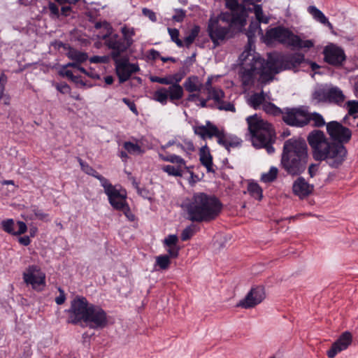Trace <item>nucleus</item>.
Instances as JSON below:
<instances>
[{"mask_svg":"<svg viewBox=\"0 0 358 358\" xmlns=\"http://www.w3.org/2000/svg\"><path fill=\"white\" fill-rule=\"evenodd\" d=\"M120 210L123 211L124 215L127 217V218L131 221L133 222L136 219V216L134 214L131 212L129 205L127 203H124V207L120 208Z\"/></svg>","mask_w":358,"mask_h":358,"instance_id":"5fc2aeb1","label":"nucleus"},{"mask_svg":"<svg viewBox=\"0 0 358 358\" xmlns=\"http://www.w3.org/2000/svg\"><path fill=\"white\" fill-rule=\"evenodd\" d=\"M324 61L334 66H340L346 59L343 50L336 45H327L323 50Z\"/></svg>","mask_w":358,"mask_h":358,"instance_id":"f3484780","label":"nucleus"},{"mask_svg":"<svg viewBox=\"0 0 358 358\" xmlns=\"http://www.w3.org/2000/svg\"><path fill=\"white\" fill-rule=\"evenodd\" d=\"M183 85L185 89L189 93L200 92L203 87L202 82L196 76L188 77Z\"/></svg>","mask_w":358,"mask_h":358,"instance_id":"bb28decb","label":"nucleus"},{"mask_svg":"<svg viewBox=\"0 0 358 358\" xmlns=\"http://www.w3.org/2000/svg\"><path fill=\"white\" fill-rule=\"evenodd\" d=\"M257 33L259 34H263L260 27V22L257 21H252L246 32L249 45H250V43L253 41V39L255 37Z\"/></svg>","mask_w":358,"mask_h":358,"instance_id":"7c9ffc66","label":"nucleus"},{"mask_svg":"<svg viewBox=\"0 0 358 358\" xmlns=\"http://www.w3.org/2000/svg\"><path fill=\"white\" fill-rule=\"evenodd\" d=\"M122 101L129 107L134 114L136 115H138V111L134 101H131L128 98H123Z\"/></svg>","mask_w":358,"mask_h":358,"instance_id":"6e6d98bb","label":"nucleus"},{"mask_svg":"<svg viewBox=\"0 0 358 358\" xmlns=\"http://www.w3.org/2000/svg\"><path fill=\"white\" fill-rule=\"evenodd\" d=\"M101 186L103 187L104 192L107 195L109 203L115 210H120L127 203V194L125 190H120L113 185L107 179Z\"/></svg>","mask_w":358,"mask_h":358,"instance_id":"4468645a","label":"nucleus"},{"mask_svg":"<svg viewBox=\"0 0 358 358\" xmlns=\"http://www.w3.org/2000/svg\"><path fill=\"white\" fill-rule=\"evenodd\" d=\"M224 97L225 94L220 87H216L208 93V99L213 100L219 110L234 113L236 111L234 105L231 102L224 101Z\"/></svg>","mask_w":358,"mask_h":358,"instance_id":"6ab92c4d","label":"nucleus"},{"mask_svg":"<svg viewBox=\"0 0 358 358\" xmlns=\"http://www.w3.org/2000/svg\"><path fill=\"white\" fill-rule=\"evenodd\" d=\"M183 96V89L180 85H172L168 88L159 87L152 95V99L162 105H166L168 99L171 101L180 100Z\"/></svg>","mask_w":358,"mask_h":358,"instance_id":"ddd939ff","label":"nucleus"},{"mask_svg":"<svg viewBox=\"0 0 358 358\" xmlns=\"http://www.w3.org/2000/svg\"><path fill=\"white\" fill-rule=\"evenodd\" d=\"M241 70L239 76L243 86L254 85L256 77L262 85L273 80L276 74L299 66L305 60L304 55L292 53L288 55H269L266 60L247 48L239 56Z\"/></svg>","mask_w":358,"mask_h":358,"instance_id":"f257e3e1","label":"nucleus"},{"mask_svg":"<svg viewBox=\"0 0 358 358\" xmlns=\"http://www.w3.org/2000/svg\"><path fill=\"white\" fill-rule=\"evenodd\" d=\"M230 16V20L228 21L229 24H230L231 28H232L234 25H239L241 27H243L245 24L246 19L245 11L242 10L241 13L235 14L231 13L226 12Z\"/></svg>","mask_w":358,"mask_h":358,"instance_id":"2f4dec72","label":"nucleus"},{"mask_svg":"<svg viewBox=\"0 0 358 358\" xmlns=\"http://www.w3.org/2000/svg\"><path fill=\"white\" fill-rule=\"evenodd\" d=\"M91 304L85 297L76 296L71 301V307L67 310L69 314L68 322L78 324L81 322H85Z\"/></svg>","mask_w":358,"mask_h":358,"instance_id":"6e6552de","label":"nucleus"},{"mask_svg":"<svg viewBox=\"0 0 358 358\" xmlns=\"http://www.w3.org/2000/svg\"><path fill=\"white\" fill-rule=\"evenodd\" d=\"M278 170L276 167L272 166L267 173H264L261 176V180L264 182H271L274 181L278 175Z\"/></svg>","mask_w":358,"mask_h":358,"instance_id":"37998d69","label":"nucleus"},{"mask_svg":"<svg viewBox=\"0 0 358 358\" xmlns=\"http://www.w3.org/2000/svg\"><path fill=\"white\" fill-rule=\"evenodd\" d=\"M192 129L194 134L204 141L207 138L210 139L213 137H215L217 139V136L220 132L217 127L210 121H206L205 125H194Z\"/></svg>","mask_w":358,"mask_h":358,"instance_id":"412c9836","label":"nucleus"},{"mask_svg":"<svg viewBox=\"0 0 358 358\" xmlns=\"http://www.w3.org/2000/svg\"><path fill=\"white\" fill-rule=\"evenodd\" d=\"M159 158L164 162H169L176 165H164L162 170L170 176L182 177L185 172H188L192 176L194 173L190 171V168L186 165L185 160L180 156L175 154L164 155L159 154Z\"/></svg>","mask_w":358,"mask_h":358,"instance_id":"1a4fd4ad","label":"nucleus"},{"mask_svg":"<svg viewBox=\"0 0 358 358\" xmlns=\"http://www.w3.org/2000/svg\"><path fill=\"white\" fill-rule=\"evenodd\" d=\"M48 8L52 15L56 17L59 16V8L55 3L50 2L48 4Z\"/></svg>","mask_w":358,"mask_h":358,"instance_id":"69168bd1","label":"nucleus"},{"mask_svg":"<svg viewBox=\"0 0 358 358\" xmlns=\"http://www.w3.org/2000/svg\"><path fill=\"white\" fill-rule=\"evenodd\" d=\"M343 91L336 86L327 88V103L341 106L345 100Z\"/></svg>","mask_w":358,"mask_h":358,"instance_id":"a878e982","label":"nucleus"},{"mask_svg":"<svg viewBox=\"0 0 358 358\" xmlns=\"http://www.w3.org/2000/svg\"><path fill=\"white\" fill-rule=\"evenodd\" d=\"M168 248L166 249L167 251V256L169 257L170 259L171 258H177L179 255V250L180 248L178 245H173V246H166Z\"/></svg>","mask_w":358,"mask_h":358,"instance_id":"864d4df0","label":"nucleus"},{"mask_svg":"<svg viewBox=\"0 0 358 358\" xmlns=\"http://www.w3.org/2000/svg\"><path fill=\"white\" fill-rule=\"evenodd\" d=\"M18 241L21 245H22L24 246H27L30 244L31 239L28 236H24L20 237L18 239Z\"/></svg>","mask_w":358,"mask_h":358,"instance_id":"774afa93","label":"nucleus"},{"mask_svg":"<svg viewBox=\"0 0 358 358\" xmlns=\"http://www.w3.org/2000/svg\"><path fill=\"white\" fill-rule=\"evenodd\" d=\"M23 280L27 285H30L32 289L42 291L45 286V274L36 265L29 266L23 273Z\"/></svg>","mask_w":358,"mask_h":358,"instance_id":"f8f14e48","label":"nucleus"},{"mask_svg":"<svg viewBox=\"0 0 358 358\" xmlns=\"http://www.w3.org/2000/svg\"><path fill=\"white\" fill-rule=\"evenodd\" d=\"M266 38L270 41H277L279 43L291 48H310L314 43L311 40H302L288 28L278 26L266 31Z\"/></svg>","mask_w":358,"mask_h":358,"instance_id":"423d86ee","label":"nucleus"},{"mask_svg":"<svg viewBox=\"0 0 358 358\" xmlns=\"http://www.w3.org/2000/svg\"><path fill=\"white\" fill-rule=\"evenodd\" d=\"M185 10L183 9H176V14L173 16V20L176 22H182L185 17Z\"/></svg>","mask_w":358,"mask_h":358,"instance_id":"bf43d9fd","label":"nucleus"},{"mask_svg":"<svg viewBox=\"0 0 358 358\" xmlns=\"http://www.w3.org/2000/svg\"><path fill=\"white\" fill-rule=\"evenodd\" d=\"M266 297L264 287L255 286L251 288L246 296L237 303V307L245 309L252 308L262 303Z\"/></svg>","mask_w":358,"mask_h":358,"instance_id":"2eb2a0df","label":"nucleus"},{"mask_svg":"<svg viewBox=\"0 0 358 358\" xmlns=\"http://www.w3.org/2000/svg\"><path fill=\"white\" fill-rule=\"evenodd\" d=\"M318 170V165L315 164H311L308 166V173L311 178H313L317 173Z\"/></svg>","mask_w":358,"mask_h":358,"instance_id":"338daca9","label":"nucleus"},{"mask_svg":"<svg viewBox=\"0 0 358 358\" xmlns=\"http://www.w3.org/2000/svg\"><path fill=\"white\" fill-rule=\"evenodd\" d=\"M58 290L59 292V295L55 298V302L58 305H62L65 302L66 294L62 288L59 287Z\"/></svg>","mask_w":358,"mask_h":358,"instance_id":"680f3d73","label":"nucleus"},{"mask_svg":"<svg viewBox=\"0 0 358 358\" xmlns=\"http://www.w3.org/2000/svg\"><path fill=\"white\" fill-rule=\"evenodd\" d=\"M252 136V144L257 148H264L268 154L274 152L273 144L275 141V132L273 125L257 115L246 119Z\"/></svg>","mask_w":358,"mask_h":358,"instance_id":"39448f33","label":"nucleus"},{"mask_svg":"<svg viewBox=\"0 0 358 358\" xmlns=\"http://www.w3.org/2000/svg\"><path fill=\"white\" fill-rule=\"evenodd\" d=\"M84 322L90 329H103L108 324L107 314L101 306L92 303Z\"/></svg>","mask_w":358,"mask_h":358,"instance_id":"9b49d317","label":"nucleus"},{"mask_svg":"<svg viewBox=\"0 0 358 358\" xmlns=\"http://www.w3.org/2000/svg\"><path fill=\"white\" fill-rule=\"evenodd\" d=\"M1 225L4 231L14 236L23 234L27 230V227L24 222L17 221L15 224L13 219L1 221Z\"/></svg>","mask_w":358,"mask_h":358,"instance_id":"4be33fe9","label":"nucleus"},{"mask_svg":"<svg viewBox=\"0 0 358 358\" xmlns=\"http://www.w3.org/2000/svg\"><path fill=\"white\" fill-rule=\"evenodd\" d=\"M106 44L108 48L112 50L111 56L113 59H118L120 55L128 48L127 43L117 34H111L106 38Z\"/></svg>","mask_w":358,"mask_h":358,"instance_id":"a211bd4d","label":"nucleus"},{"mask_svg":"<svg viewBox=\"0 0 358 358\" xmlns=\"http://www.w3.org/2000/svg\"><path fill=\"white\" fill-rule=\"evenodd\" d=\"M142 12H143V15L145 16L148 17L151 21H152V22L157 21V16L152 10H151L148 8H143Z\"/></svg>","mask_w":358,"mask_h":358,"instance_id":"e2e57ef3","label":"nucleus"},{"mask_svg":"<svg viewBox=\"0 0 358 358\" xmlns=\"http://www.w3.org/2000/svg\"><path fill=\"white\" fill-rule=\"evenodd\" d=\"M94 27L97 29L103 28L104 31H106L105 34H103L101 36H99L100 38H102L103 39H106V37L110 34H112L113 28L110 23H108L106 21L103 22H96L94 24Z\"/></svg>","mask_w":358,"mask_h":358,"instance_id":"c03bdc74","label":"nucleus"},{"mask_svg":"<svg viewBox=\"0 0 358 358\" xmlns=\"http://www.w3.org/2000/svg\"><path fill=\"white\" fill-rule=\"evenodd\" d=\"M199 155L200 162L206 169L207 172L215 173L213 156L211 155L210 149L206 144L200 148Z\"/></svg>","mask_w":358,"mask_h":358,"instance_id":"b1692460","label":"nucleus"},{"mask_svg":"<svg viewBox=\"0 0 358 358\" xmlns=\"http://www.w3.org/2000/svg\"><path fill=\"white\" fill-rule=\"evenodd\" d=\"M217 141L219 145L225 148L228 151H229L230 148L240 146L242 142L238 138L227 135L222 130H220Z\"/></svg>","mask_w":358,"mask_h":358,"instance_id":"393cba45","label":"nucleus"},{"mask_svg":"<svg viewBox=\"0 0 358 358\" xmlns=\"http://www.w3.org/2000/svg\"><path fill=\"white\" fill-rule=\"evenodd\" d=\"M178 238L175 234H170L163 241L164 246L177 245Z\"/></svg>","mask_w":358,"mask_h":358,"instance_id":"603ef678","label":"nucleus"},{"mask_svg":"<svg viewBox=\"0 0 358 358\" xmlns=\"http://www.w3.org/2000/svg\"><path fill=\"white\" fill-rule=\"evenodd\" d=\"M80 168L86 174L93 176L100 181L101 185L106 182L107 178L99 174L93 167L85 162L82 159L78 158Z\"/></svg>","mask_w":358,"mask_h":358,"instance_id":"c756f323","label":"nucleus"},{"mask_svg":"<svg viewBox=\"0 0 358 358\" xmlns=\"http://www.w3.org/2000/svg\"><path fill=\"white\" fill-rule=\"evenodd\" d=\"M114 60L116 73L121 83L128 80L133 73L139 71L138 64L129 63L127 59L118 58Z\"/></svg>","mask_w":358,"mask_h":358,"instance_id":"dca6fc26","label":"nucleus"},{"mask_svg":"<svg viewBox=\"0 0 358 358\" xmlns=\"http://www.w3.org/2000/svg\"><path fill=\"white\" fill-rule=\"evenodd\" d=\"M69 67H66V65L63 66L59 73L62 76L67 77L71 80L76 83H80L85 85V83L80 80V76H74L72 71L68 69Z\"/></svg>","mask_w":358,"mask_h":358,"instance_id":"79ce46f5","label":"nucleus"},{"mask_svg":"<svg viewBox=\"0 0 358 358\" xmlns=\"http://www.w3.org/2000/svg\"><path fill=\"white\" fill-rule=\"evenodd\" d=\"M222 209L221 201L215 196L196 193L185 204L188 219L192 222H209L215 220Z\"/></svg>","mask_w":358,"mask_h":358,"instance_id":"20e7f679","label":"nucleus"},{"mask_svg":"<svg viewBox=\"0 0 358 358\" xmlns=\"http://www.w3.org/2000/svg\"><path fill=\"white\" fill-rule=\"evenodd\" d=\"M31 214L30 215V217H29L30 220L38 219V220L43 221V222L50 221L49 214L43 212V210L42 209H40L36 205L31 206Z\"/></svg>","mask_w":358,"mask_h":358,"instance_id":"473e14b6","label":"nucleus"},{"mask_svg":"<svg viewBox=\"0 0 358 358\" xmlns=\"http://www.w3.org/2000/svg\"><path fill=\"white\" fill-rule=\"evenodd\" d=\"M254 13L256 17V21L259 22L260 23H268L269 19L264 15L262 7L261 5H255Z\"/></svg>","mask_w":358,"mask_h":358,"instance_id":"a18cd8bd","label":"nucleus"},{"mask_svg":"<svg viewBox=\"0 0 358 358\" xmlns=\"http://www.w3.org/2000/svg\"><path fill=\"white\" fill-rule=\"evenodd\" d=\"M123 37L122 38L124 40L128 47L129 48L134 42L133 36L135 35V31L133 28H128L126 26L123 27L121 29Z\"/></svg>","mask_w":358,"mask_h":358,"instance_id":"4c0bfd02","label":"nucleus"},{"mask_svg":"<svg viewBox=\"0 0 358 358\" xmlns=\"http://www.w3.org/2000/svg\"><path fill=\"white\" fill-rule=\"evenodd\" d=\"M168 31L171 40L175 42L178 47H183V42L179 38V31L177 29L171 28H169Z\"/></svg>","mask_w":358,"mask_h":358,"instance_id":"8fccbe9b","label":"nucleus"},{"mask_svg":"<svg viewBox=\"0 0 358 358\" xmlns=\"http://www.w3.org/2000/svg\"><path fill=\"white\" fill-rule=\"evenodd\" d=\"M308 148L301 138H291L285 141L281 155L280 166L289 176L303 173L308 166Z\"/></svg>","mask_w":358,"mask_h":358,"instance_id":"7ed1b4c3","label":"nucleus"},{"mask_svg":"<svg viewBox=\"0 0 358 358\" xmlns=\"http://www.w3.org/2000/svg\"><path fill=\"white\" fill-rule=\"evenodd\" d=\"M200 27L198 25H194L189 34L185 37L183 42V46L185 45L187 48H189L194 41L195 38L198 36L200 32Z\"/></svg>","mask_w":358,"mask_h":358,"instance_id":"c9c22d12","label":"nucleus"},{"mask_svg":"<svg viewBox=\"0 0 358 358\" xmlns=\"http://www.w3.org/2000/svg\"><path fill=\"white\" fill-rule=\"evenodd\" d=\"M263 110L268 114L273 115L274 116H278L280 115H282L284 111H282L280 108L277 107L275 104L267 102L263 104Z\"/></svg>","mask_w":358,"mask_h":358,"instance_id":"a19ab883","label":"nucleus"},{"mask_svg":"<svg viewBox=\"0 0 358 358\" xmlns=\"http://www.w3.org/2000/svg\"><path fill=\"white\" fill-rule=\"evenodd\" d=\"M248 192L255 199L260 201L262 199V189L257 182H250L248 185Z\"/></svg>","mask_w":358,"mask_h":358,"instance_id":"f704fd0d","label":"nucleus"},{"mask_svg":"<svg viewBox=\"0 0 358 358\" xmlns=\"http://www.w3.org/2000/svg\"><path fill=\"white\" fill-rule=\"evenodd\" d=\"M327 134L314 129L307 136V141L312 150L313 157L316 161H325L331 168L337 169L345 160L348 151L344 144L352 138L351 130L338 121L327 123Z\"/></svg>","mask_w":358,"mask_h":358,"instance_id":"f03ea898","label":"nucleus"},{"mask_svg":"<svg viewBox=\"0 0 358 358\" xmlns=\"http://www.w3.org/2000/svg\"><path fill=\"white\" fill-rule=\"evenodd\" d=\"M123 148L125 150L131 155L141 154L143 152L141 147L137 143H134L130 141H126L123 143Z\"/></svg>","mask_w":358,"mask_h":358,"instance_id":"ea45409f","label":"nucleus"},{"mask_svg":"<svg viewBox=\"0 0 358 358\" xmlns=\"http://www.w3.org/2000/svg\"><path fill=\"white\" fill-rule=\"evenodd\" d=\"M307 113L308 108L305 106L287 108L282 113V120L289 126L302 128L307 126Z\"/></svg>","mask_w":358,"mask_h":358,"instance_id":"9d476101","label":"nucleus"},{"mask_svg":"<svg viewBox=\"0 0 358 358\" xmlns=\"http://www.w3.org/2000/svg\"><path fill=\"white\" fill-rule=\"evenodd\" d=\"M213 76H209L207 78V80L204 84V87H205V90L207 92V93H208L212 90H214L215 88H216L215 87H213Z\"/></svg>","mask_w":358,"mask_h":358,"instance_id":"0e129e2a","label":"nucleus"},{"mask_svg":"<svg viewBox=\"0 0 358 358\" xmlns=\"http://www.w3.org/2000/svg\"><path fill=\"white\" fill-rule=\"evenodd\" d=\"M171 264V259L166 255H159L156 257L155 266H159L162 270H166Z\"/></svg>","mask_w":358,"mask_h":358,"instance_id":"58836bf2","label":"nucleus"},{"mask_svg":"<svg viewBox=\"0 0 358 358\" xmlns=\"http://www.w3.org/2000/svg\"><path fill=\"white\" fill-rule=\"evenodd\" d=\"M226 4L227 6L232 11L237 10L240 7L237 0H226Z\"/></svg>","mask_w":358,"mask_h":358,"instance_id":"052dcab7","label":"nucleus"},{"mask_svg":"<svg viewBox=\"0 0 358 358\" xmlns=\"http://www.w3.org/2000/svg\"><path fill=\"white\" fill-rule=\"evenodd\" d=\"M150 80L152 83H158L162 85H170L172 84L171 78H169V76L166 77H158V76H150Z\"/></svg>","mask_w":358,"mask_h":358,"instance_id":"3c124183","label":"nucleus"},{"mask_svg":"<svg viewBox=\"0 0 358 358\" xmlns=\"http://www.w3.org/2000/svg\"><path fill=\"white\" fill-rule=\"evenodd\" d=\"M230 16L227 13H221L217 16H211L208 20L207 32L215 45L230 36L231 27L228 21Z\"/></svg>","mask_w":358,"mask_h":358,"instance_id":"0eeeda50","label":"nucleus"},{"mask_svg":"<svg viewBox=\"0 0 358 358\" xmlns=\"http://www.w3.org/2000/svg\"><path fill=\"white\" fill-rule=\"evenodd\" d=\"M307 119V125L310 124L312 127L317 128H321L324 126L327 127V123L323 116L319 113H310L308 110Z\"/></svg>","mask_w":358,"mask_h":358,"instance_id":"c85d7f7f","label":"nucleus"},{"mask_svg":"<svg viewBox=\"0 0 358 358\" xmlns=\"http://www.w3.org/2000/svg\"><path fill=\"white\" fill-rule=\"evenodd\" d=\"M313 98L317 102L327 103V88L315 90Z\"/></svg>","mask_w":358,"mask_h":358,"instance_id":"49530a36","label":"nucleus"},{"mask_svg":"<svg viewBox=\"0 0 358 358\" xmlns=\"http://www.w3.org/2000/svg\"><path fill=\"white\" fill-rule=\"evenodd\" d=\"M313 185L309 184L302 177L297 178L292 186L293 192L301 199L306 197L310 194L313 192Z\"/></svg>","mask_w":358,"mask_h":358,"instance_id":"5701e85b","label":"nucleus"},{"mask_svg":"<svg viewBox=\"0 0 358 358\" xmlns=\"http://www.w3.org/2000/svg\"><path fill=\"white\" fill-rule=\"evenodd\" d=\"M265 101V95L263 91L255 93L249 99L250 105L255 109H257Z\"/></svg>","mask_w":358,"mask_h":358,"instance_id":"e433bc0d","label":"nucleus"},{"mask_svg":"<svg viewBox=\"0 0 358 358\" xmlns=\"http://www.w3.org/2000/svg\"><path fill=\"white\" fill-rule=\"evenodd\" d=\"M346 107L348 109V115L356 118L357 117V114L358 113V101H348L346 103Z\"/></svg>","mask_w":358,"mask_h":358,"instance_id":"de8ad7c7","label":"nucleus"},{"mask_svg":"<svg viewBox=\"0 0 358 358\" xmlns=\"http://www.w3.org/2000/svg\"><path fill=\"white\" fill-rule=\"evenodd\" d=\"M68 57L75 62L83 63L88 59L87 53L71 48L67 53Z\"/></svg>","mask_w":358,"mask_h":358,"instance_id":"72a5a7b5","label":"nucleus"},{"mask_svg":"<svg viewBox=\"0 0 358 358\" xmlns=\"http://www.w3.org/2000/svg\"><path fill=\"white\" fill-rule=\"evenodd\" d=\"M55 87L62 94H69L71 92V87L65 83H57Z\"/></svg>","mask_w":358,"mask_h":358,"instance_id":"13d9d810","label":"nucleus"},{"mask_svg":"<svg viewBox=\"0 0 358 358\" xmlns=\"http://www.w3.org/2000/svg\"><path fill=\"white\" fill-rule=\"evenodd\" d=\"M308 13L317 22L322 24L327 25L330 29H333L332 24L329 21L324 14L315 6H310L308 8Z\"/></svg>","mask_w":358,"mask_h":358,"instance_id":"cd10ccee","label":"nucleus"},{"mask_svg":"<svg viewBox=\"0 0 358 358\" xmlns=\"http://www.w3.org/2000/svg\"><path fill=\"white\" fill-rule=\"evenodd\" d=\"M196 232V227L191 224L183 229L181 234V239L183 241L189 240Z\"/></svg>","mask_w":358,"mask_h":358,"instance_id":"09e8293b","label":"nucleus"},{"mask_svg":"<svg viewBox=\"0 0 358 358\" xmlns=\"http://www.w3.org/2000/svg\"><path fill=\"white\" fill-rule=\"evenodd\" d=\"M352 341V336L349 331L343 332L340 337L332 344L327 351L329 358H334L336 355L346 350Z\"/></svg>","mask_w":358,"mask_h":358,"instance_id":"aec40b11","label":"nucleus"},{"mask_svg":"<svg viewBox=\"0 0 358 358\" xmlns=\"http://www.w3.org/2000/svg\"><path fill=\"white\" fill-rule=\"evenodd\" d=\"M195 150L193 142L191 140L184 141V152L187 155H191Z\"/></svg>","mask_w":358,"mask_h":358,"instance_id":"4d7b16f0","label":"nucleus"}]
</instances>
